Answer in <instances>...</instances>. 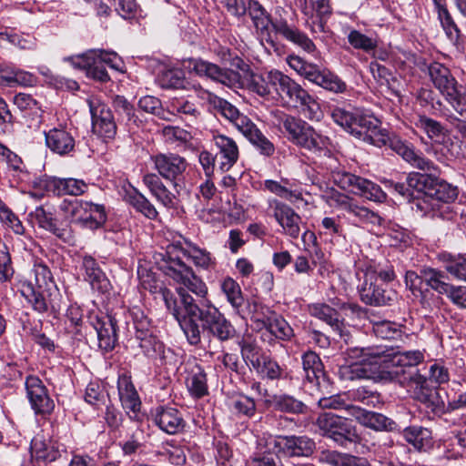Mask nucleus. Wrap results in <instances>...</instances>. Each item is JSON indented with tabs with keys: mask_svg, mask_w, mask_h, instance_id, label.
<instances>
[{
	"mask_svg": "<svg viewBox=\"0 0 466 466\" xmlns=\"http://www.w3.org/2000/svg\"><path fill=\"white\" fill-rule=\"evenodd\" d=\"M331 117L339 126L354 137L376 147L389 145L413 167L427 173L411 172L407 177V183L412 189L421 192L426 198L431 197L437 185L440 169L431 160L417 153L414 148L398 138H390L385 130L380 128V120L372 115L363 113L359 109L347 110L334 107Z\"/></svg>",
	"mask_w": 466,
	"mask_h": 466,
	"instance_id": "nucleus-1",
	"label": "nucleus"
},
{
	"mask_svg": "<svg viewBox=\"0 0 466 466\" xmlns=\"http://www.w3.org/2000/svg\"><path fill=\"white\" fill-rule=\"evenodd\" d=\"M177 292L178 298L167 288L159 289L167 309L178 321L191 345H198L201 341L198 320L201 321L204 332L220 341H227L234 337L235 329L232 324L206 297L195 299L183 288H177Z\"/></svg>",
	"mask_w": 466,
	"mask_h": 466,
	"instance_id": "nucleus-2",
	"label": "nucleus"
},
{
	"mask_svg": "<svg viewBox=\"0 0 466 466\" xmlns=\"http://www.w3.org/2000/svg\"><path fill=\"white\" fill-rule=\"evenodd\" d=\"M353 357H378L379 364H383L389 373L396 376L398 382L412 390L416 400L425 404L432 411L444 407L440 390L429 386V380L420 374L417 366L424 360L420 350L395 351L381 347L371 349H354L350 351Z\"/></svg>",
	"mask_w": 466,
	"mask_h": 466,
	"instance_id": "nucleus-3",
	"label": "nucleus"
},
{
	"mask_svg": "<svg viewBox=\"0 0 466 466\" xmlns=\"http://www.w3.org/2000/svg\"><path fill=\"white\" fill-rule=\"evenodd\" d=\"M179 254L190 259L197 267L208 268L213 263L210 253L185 239L184 242L178 241L167 247V258L164 266L166 275L182 285L180 288L203 299L208 293L206 284L182 261Z\"/></svg>",
	"mask_w": 466,
	"mask_h": 466,
	"instance_id": "nucleus-4",
	"label": "nucleus"
},
{
	"mask_svg": "<svg viewBox=\"0 0 466 466\" xmlns=\"http://www.w3.org/2000/svg\"><path fill=\"white\" fill-rule=\"evenodd\" d=\"M279 124L282 133L293 145L316 155L329 151L330 139L305 120L282 114L279 117Z\"/></svg>",
	"mask_w": 466,
	"mask_h": 466,
	"instance_id": "nucleus-5",
	"label": "nucleus"
},
{
	"mask_svg": "<svg viewBox=\"0 0 466 466\" xmlns=\"http://www.w3.org/2000/svg\"><path fill=\"white\" fill-rule=\"evenodd\" d=\"M274 78L275 95L289 106L299 109L308 119L319 120L322 112L318 101L299 84L279 70Z\"/></svg>",
	"mask_w": 466,
	"mask_h": 466,
	"instance_id": "nucleus-6",
	"label": "nucleus"
},
{
	"mask_svg": "<svg viewBox=\"0 0 466 466\" xmlns=\"http://www.w3.org/2000/svg\"><path fill=\"white\" fill-rule=\"evenodd\" d=\"M54 287L50 269L39 263L34 266L30 277L20 282L19 291L35 311L45 313L50 306L49 297Z\"/></svg>",
	"mask_w": 466,
	"mask_h": 466,
	"instance_id": "nucleus-7",
	"label": "nucleus"
},
{
	"mask_svg": "<svg viewBox=\"0 0 466 466\" xmlns=\"http://www.w3.org/2000/svg\"><path fill=\"white\" fill-rule=\"evenodd\" d=\"M116 58L115 53L93 49L79 56L67 57L66 60L75 68L85 70L88 77L104 83L110 79L105 65L118 69V66L115 63Z\"/></svg>",
	"mask_w": 466,
	"mask_h": 466,
	"instance_id": "nucleus-8",
	"label": "nucleus"
},
{
	"mask_svg": "<svg viewBox=\"0 0 466 466\" xmlns=\"http://www.w3.org/2000/svg\"><path fill=\"white\" fill-rule=\"evenodd\" d=\"M316 424L323 436L332 439L340 446L346 447L348 442H355L358 434L345 418L331 412L319 415Z\"/></svg>",
	"mask_w": 466,
	"mask_h": 466,
	"instance_id": "nucleus-9",
	"label": "nucleus"
},
{
	"mask_svg": "<svg viewBox=\"0 0 466 466\" xmlns=\"http://www.w3.org/2000/svg\"><path fill=\"white\" fill-rule=\"evenodd\" d=\"M334 182L341 188L375 202H382L386 194L377 184L345 170L332 175Z\"/></svg>",
	"mask_w": 466,
	"mask_h": 466,
	"instance_id": "nucleus-10",
	"label": "nucleus"
},
{
	"mask_svg": "<svg viewBox=\"0 0 466 466\" xmlns=\"http://www.w3.org/2000/svg\"><path fill=\"white\" fill-rule=\"evenodd\" d=\"M256 29L261 34H269V29L273 28L277 33L283 35L287 40L300 46L303 50L311 53L315 50L314 43L301 31L289 26L286 22L281 21L273 23L268 15L266 16L257 17V21L253 22Z\"/></svg>",
	"mask_w": 466,
	"mask_h": 466,
	"instance_id": "nucleus-11",
	"label": "nucleus"
},
{
	"mask_svg": "<svg viewBox=\"0 0 466 466\" xmlns=\"http://www.w3.org/2000/svg\"><path fill=\"white\" fill-rule=\"evenodd\" d=\"M87 104L92 116L93 132L106 139H113L117 127L110 108L97 98H89Z\"/></svg>",
	"mask_w": 466,
	"mask_h": 466,
	"instance_id": "nucleus-12",
	"label": "nucleus"
},
{
	"mask_svg": "<svg viewBox=\"0 0 466 466\" xmlns=\"http://www.w3.org/2000/svg\"><path fill=\"white\" fill-rule=\"evenodd\" d=\"M328 203L330 207L348 212L360 223L380 224L381 218L378 214L364 206H360L355 199L341 192L332 191L328 196Z\"/></svg>",
	"mask_w": 466,
	"mask_h": 466,
	"instance_id": "nucleus-13",
	"label": "nucleus"
},
{
	"mask_svg": "<svg viewBox=\"0 0 466 466\" xmlns=\"http://www.w3.org/2000/svg\"><path fill=\"white\" fill-rule=\"evenodd\" d=\"M269 443L274 445L279 453L289 458L309 457L316 448L314 441L307 436L271 435Z\"/></svg>",
	"mask_w": 466,
	"mask_h": 466,
	"instance_id": "nucleus-14",
	"label": "nucleus"
},
{
	"mask_svg": "<svg viewBox=\"0 0 466 466\" xmlns=\"http://www.w3.org/2000/svg\"><path fill=\"white\" fill-rule=\"evenodd\" d=\"M360 299L367 305L374 307L390 306L398 299L397 292L386 284H380L372 278L364 277L359 289Z\"/></svg>",
	"mask_w": 466,
	"mask_h": 466,
	"instance_id": "nucleus-15",
	"label": "nucleus"
},
{
	"mask_svg": "<svg viewBox=\"0 0 466 466\" xmlns=\"http://www.w3.org/2000/svg\"><path fill=\"white\" fill-rule=\"evenodd\" d=\"M372 348H375L372 346ZM354 349H371V347L354 346L347 350L346 355L349 363L341 365L339 369V375L343 380H355L371 378L370 365L379 364L378 357H353L350 351Z\"/></svg>",
	"mask_w": 466,
	"mask_h": 466,
	"instance_id": "nucleus-16",
	"label": "nucleus"
},
{
	"mask_svg": "<svg viewBox=\"0 0 466 466\" xmlns=\"http://www.w3.org/2000/svg\"><path fill=\"white\" fill-rule=\"evenodd\" d=\"M25 389L31 407L35 413L47 414L54 410L55 403L39 378L35 376L27 377Z\"/></svg>",
	"mask_w": 466,
	"mask_h": 466,
	"instance_id": "nucleus-17",
	"label": "nucleus"
},
{
	"mask_svg": "<svg viewBox=\"0 0 466 466\" xmlns=\"http://www.w3.org/2000/svg\"><path fill=\"white\" fill-rule=\"evenodd\" d=\"M90 323L97 333L98 347L104 352L114 350L117 342L116 320L109 315L90 317Z\"/></svg>",
	"mask_w": 466,
	"mask_h": 466,
	"instance_id": "nucleus-18",
	"label": "nucleus"
},
{
	"mask_svg": "<svg viewBox=\"0 0 466 466\" xmlns=\"http://www.w3.org/2000/svg\"><path fill=\"white\" fill-rule=\"evenodd\" d=\"M271 435L263 434L258 437L256 442L255 451L247 458L246 466H283L273 450V444L269 443Z\"/></svg>",
	"mask_w": 466,
	"mask_h": 466,
	"instance_id": "nucleus-19",
	"label": "nucleus"
},
{
	"mask_svg": "<svg viewBox=\"0 0 466 466\" xmlns=\"http://www.w3.org/2000/svg\"><path fill=\"white\" fill-rule=\"evenodd\" d=\"M45 141L50 151L59 156L69 155L76 147L74 136L62 126L46 131Z\"/></svg>",
	"mask_w": 466,
	"mask_h": 466,
	"instance_id": "nucleus-20",
	"label": "nucleus"
},
{
	"mask_svg": "<svg viewBox=\"0 0 466 466\" xmlns=\"http://www.w3.org/2000/svg\"><path fill=\"white\" fill-rule=\"evenodd\" d=\"M155 168L159 175L168 180H176L187 168V162L182 157L167 153L152 157Z\"/></svg>",
	"mask_w": 466,
	"mask_h": 466,
	"instance_id": "nucleus-21",
	"label": "nucleus"
},
{
	"mask_svg": "<svg viewBox=\"0 0 466 466\" xmlns=\"http://www.w3.org/2000/svg\"><path fill=\"white\" fill-rule=\"evenodd\" d=\"M213 141L218 148L217 163L221 171L229 170L238 161L239 151L236 141L225 135H215Z\"/></svg>",
	"mask_w": 466,
	"mask_h": 466,
	"instance_id": "nucleus-22",
	"label": "nucleus"
},
{
	"mask_svg": "<svg viewBox=\"0 0 466 466\" xmlns=\"http://www.w3.org/2000/svg\"><path fill=\"white\" fill-rule=\"evenodd\" d=\"M28 217L33 224L50 231L64 242H70L73 239L71 230L66 228H59L53 214L43 207L35 208L28 214Z\"/></svg>",
	"mask_w": 466,
	"mask_h": 466,
	"instance_id": "nucleus-23",
	"label": "nucleus"
},
{
	"mask_svg": "<svg viewBox=\"0 0 466 466\" xmlns=\"http://www.w3.org/2000/svg\"><path fill=\"white\" fill-rule=\"evenodd\" d=\"M154 421L161 431L167 434H177L184 430L186 425L179 410L171 407L157 408Z\"/></svg>",
	"mask_w": 466,
	"mask_h": 466,
	"instance_id": "nucleus-24",
	"label": "nucleus"
},
{
	"mask_svg": "<svg viewBox=\"0 0 466 466\" xmlns=\"http://www.w3.org/2000/svg\"><path fill=\"white\" fill-rule=\"evenodd\" d=\"M273 216L287 235L292 238H299L301 218L289 206L276 202L273 206Z\"/></svg>",
	"mask_w": 466,
	"mask_h": 466,
	"instance_id": "nucleus-25",
	"label": "nucleus"
},
{
	"mask_svg": "<svg viewBox=\"0 0 466 466\" xmlns=\"http://www.w3.org/2000/svg\"><path fill=\"white\" fill-rule=\"evenodd\" d=\"M81 267L85 270V279L90 283L93 289L100 293L109 291L110 281L92 256L84 255Z\"/></svg>",
	"mask_w": 466,
	"mask_h": 466,
	"instance_id": "nucleus-26",
	"label": "nucleus"
},
{
	"mask_svg": "<svg viewBox=\"0 0 466 466\" xmlns=\"http://www.w3.org/2000/svg\"><path fill=\"white\" fill-rule=\"evenodd\" d=\"M279 70H270L265 74L250 73L247 78V88L249 92L268 99L275 97L274 78H278L276 75Z\"/></svg>",
	"mask_w": 466,
	"mask_h": 466,
	"instance_id": "nucleus-27",
	"label": "nucleus"
},
{
	"mask_svg": "<svg viewBox=\"0 0 466 466\" xmlns=\"http://www.w3.org/2000/svg\"><path fill=\"white\" fill-rule=\"evenodd\" d=\"M143 183L152 196L165 208H176L177 207L178 200L176 195L167 188L157 175L146 174L143 177Z\"/></svg>",
	"mask_w": 466,
	"mask_h": 466,
	"instance_id": "nucleus-28",
	"label": "nucleus"
},
{
	"mask_svg": "<svg viewBox=\"0 0 466 466\" xmlns=\"http://www.w3.org/2000/svg\"><path fill=\"white\" fill-rule=\"evenodd\" d=\"M429 75L434 86L443 96H446L461 86L451 75L450 69L442 64L437 62L431 64Z\"/></svg>",
	"mask_w": 466,
	"mask_h": 466,
	"instance_id": "nucleus-29",
	"label": "nucleus"
},
{
	"mask_svg": "<svg viewBox=\"0 0 466 466\" xmlns=\"http://www.w3.org/2000/svg\"><path fill=\"white\" fill-rule=\"evenodd\" d=\"M355 419L363 426L374 431H393L397 430V423L390 418L378 412L368 411L358 407L355 410Z\"/></svg>",
	"mask_w": 466,
	"mask_h": 466,
	"instance_id": "nucleus-30",
	"label": "nucleus"
},
{
	"mask_svg": "<svg viewBox=\"0 0 466 466\" xmlns=\"http://www.w3.org/2000/svg\"><path fill=\"white\" fill-rule=\"evenodd\" d=\"M46 187L48 191L55 195H72L79 196L83 194L87 185L83 181L76 178H57L52 177L46 181Z\"/></svg>",
	"mask_w": 466,
	"mask_h": 466,
	"instance_id": "nucleus-31",
	"label": "nucleus"
},
{
	"mask_svg": "<svg viewBox=\"0 0 466 466\" xmlns=\"http://www.w3.org/2000/svg\"><path fill=\"white\" fill-rule=\"evenodd\" d=\"M318 461L329 466H370L364 458L331 450L321 451L318 455Z\"/></svg>",
	"mask_w": 466,
	"mask_h": 466,
	"instance_id": "nucleus-32",
	"label": "nucleus"
},
{
	"mask_svg": "<svg viewBox=\"0 0 466 466\" xmlns=\"http://www.w3.org/2000/svg\"><path fill=\"white\" fill-rule=\"evenodd\" d=\"M31 453L37 461L51 462L60 456V451L56 443L46 440L43 435H36L31 441Z\"/></svg>",
	"mask_w": 466,
	"mask_h": 466,
	"instance_id": "nucleus-33",
	"label": "nucleus"
},
{
	"mask_svg": "<svg viewBox=\"0 0 466 466\" xmlns=\"http://www.w3.org/2000/svg\"><path fill=\"white\" fill-rule=\"evenodd\" d=\"M309 314L326 322L340 336H342L343 323L336 309L324 303H316L309 307Z\"/></svg>",
	"mask_w": 466,
	"mask_h": 466,
	"instance_id": "nucleus-34",
	"label": "nucleus"
},
{
	"mask_svg": "<svg viewBox=\"0 0 466 466\" xmlns=\"http://www.w3.org/2000/svg\"><path fill=\"white\" fill-rule=\"evenodd\" d=\"M125 201L130 205L136 211L141 213L149 219H156L158 216L155 206L140 192L133 189L127 192L124 197Z\"/></svg>",
	"mask_w": 466,
	"mask_h": 466,
	"instance_id": "nucleus-35",
	"label": "nucleus"
},
{
	"mask_svg": "<svg viewBox=\"0 0 466 466\" xmlns=\"http://www.w3.org/2000/svg\"><path fill=\"white\" fill-rule=\"evenodd\" d=\"M445 271L455 279L466 281V256L444 253L440 256Z\"/></svg>",
	"mask_w": 466,
	"mask_h": 466,
	"instance_id": "nucleus-36",
	"label": "nucleus"
},
{
	"mask_svg": "<svg viewBox=\"0 0 466 466\" xmlns=\"http://www.w3.org/2000/svg\"><path fill=\"white\" fill-rule=\"evenodd\" d=\"M318 403L321 409L345 410L349 415L353 417L355 415V410H358L359 407L350 401L348 392H343L329 397H323L319 400Z\"/></svg>",
	"mask_w": 466,
	"mask_h": 466,
	"instance_id": "nucleus-37",
	"label": "nucleus"
},
{
	"mask_svg": "<svg viewBox=\"0 0 466 466\" xmlns=\"http://www.w3.org/2000/svg\"><path fill=\"white\" fill-rule=\"evenodd\" d=\"M187 387L195 398L199 399L208 394L207 375L200 366L192 368L187 379Z\"/></svg>",
	"mask_w": 466,
	"mask_h": 466,
	"instance_id": "nucleus-38",
	"label": "nucleus"
},
{
	"mask_svg": "<svg viewBox=\"0 0 466 466\" xmlns=\"http://www.w3.org/2000/svg\"><path fill=\"white\" fill-rule=\"evenodd\" d=\"M305 15L308 16L306 20V25L313 34L314 37H319V35H325L329 33V29L327 27V18L331 14V10L329 9V13L320 14L316 12V9L309 8L308 5L302 8Z\"/></svg>",
	"mask_w": 466,
	"mask_h": 466,
	"instance_id": "nucleus-39",
	"label": "nucleus"
},
{
	"mask_svg": "<svg viewBox=\"0 0 466 466\" xmlns=\"http://www.w3.org/2000/svg\"><path fill=\"white\" fill-rule=\"evenodd\" d=\"M423 281L432 289L440 294H445L450 289V284L446 281L448 277L444 271L431 267H423L420 269Z\"/></svg>",
	"mask_w": 466,
	"mask_h": 466,
	"instance_id": "nucleus-40",
	"label": "nucleus"
},
{
	"mask_svg": "<svg viewBox=\"0 0 466 466\" xmlns=\"http://www.w3.org/2000/svg\"><path fill=\"white\" fill-rule=\"evenodd\" d=\"M208 78L231 88L238 87L240 85V75L238 72L231 69L221 68L213 63L209 68Z\"/></svg>",
	"mask_w": 466,
	"mask_h": 466,
	"instance_id": "nucleus-41",
	"label": "nucleus"
},
{
	"mask_svg": "<svg viewBox=\"0 0 466 466\" xmlns=\"http://www.w3.org/2000/svg\"><path fill=\"white\" fill-rule=\"evenodd\" d=\"M270 405L276 410L289 413H302L305 405L302 401L287 394H279L272 396L269 400Z\"/></svg>",
	"mask_w": 466,
	"mask_h": 466,
	"instance_id": "nucleus-42",
	"label": "nucleus"
},
{
	"mask_svg": "<svg viewBox=\"0 0 466 466\" xmlns=\"http://www.w3.org/2000/svg\"><path fill=\"white\" fill-rule=\"evenodd\" d=\"M238 345L244 361L252 368L258 366L260 360L266 355L251 338H243Z\"/></svg>",
	"mask_w": 466,
	"mask_h": 466,
	"instance_id": "nucleus-43",
	"label": "nucleus"
},
{
	"mask_svg": "<svg viewBox=\"0 0 466 466\" xmlns=\"http://www.w3.org/2000/svg\"><path fill=\"white\" fill-rule=\"evenodd\" d=\"M426 152L430 155H433L440 162L452 160L455 158L457 153L454 143L448 136L441 139V142L432 143L431 146L426 149Z\"/></svg>",
	"mask_w": 466,
	"mask_h": 466,
	"instance_id": "nucleus-44",
	"label": "nucleus"
},
{
	"mask_svg": "<svg viewBox=\"0 0 466 466\" xmlns=\"http://www.w3.org/2000/svg\"><path fill=\"white\" fill-rule=\"evenodd\" d=\"M118 393L124 408L128 409L134 412L139 410L141 402L139 400L137 390L130 381L127 380L119 381Z\"/></svg>",
	"mask_w": 466,
	"mask_h": 466,
	"instance_id": "nucleus-45",
	"label": "nucleus"
},
{
	"mask_svg": "<svg viewBox=\"0 0 466 466\" xmlns=\"http://www.w3.org/2000/svg\"><path fill=\"white\" fill-rule=\"evenodd\" d=\"M302 366L305 377L309 382L319 380L320 376H323L322 362L313 351H308L302 356Z\"/></svg>",
	"mask_w": 466,
	"mask_h": 466,
	"instance_id": "nucleus-46",
	"label": "nucleus"
},
{
	"mask_svg": "<svg viewBox=\"0 0 466 466\" xmlns=\"http://www.w3.org/2000/svg\"><path fill=\"white\" fill-rule=\"evenodd\" d=\"M220 287L223 293L226 295L228 301L233 309L240 314V308L243 305L244 298L238 283L231 278H226L221 282Z\"/></svg>",
	"mask_w": 466,
	"mask_h": 466,
	"instance_id": "nucleus-47",
	"label": "nucleus"
},
{
	"mask_svg": "<svg viewBox=\"0 0 466 466\" xmlns=\"http://www.w3.org/2000/svg\"><path fill=\"white\" fill-rule=\"evenodd\" d=\"M348 395L351 403L360 402L368 407H376L381 403L380 394L365 386L348 391Z\"/></svg>",
	"mask_w": 466,
	"mask_h": 466,
	"instance_id": "nucleus-48",
	"label": "nucleus"
},
{
	"mask_svg": "<svg viewBox=\"0 0 466 466\" xmlns=\"http://www.w3.org/2000/svg\"><path fill=\"white\" fill-rule=\"evenodd\" d=\"M264 328L271 335L275 336L279 339H289L293 336V329L289 324L280 316L275 312L270 318V320L267 322Z\"/></svg>",
	"mask_w": 466,
	"mask_h": 466,
	"instance_id": "nucleus-49",
	"label": "nucleus"
},
{
	"mask_svg": "<svg viewBox=\"0 0 466 466\" xmlns=\"http://www.w3.org/2000/svg\"><path fill=\"white\" fill-rule=\"evenodd\" d=\"M372 331L377 338L382 339H401L403 332L400 326L395 322L382 320L375 322L372 326Z\"/></svg>",
	"mask_w": 466,
	"mask_h": 466,
	"instance_id": "nucleus-50",
	"label": "nucleus"
},
{
	"mask_svg": "<svg viewBox=\"0 0 466 466\" xmlns=\"http://www.w3.org/2000/svg\"><path fill=\"white\" fill-rule=\"evenodd\" d=\"M457 197L458 189L456 187L439 179L429 199L439 205V202L451 203L454 201Z\"/></svg>",
	"mask_w": 466,
	"mask_h": 466,
	"instance_id": "nucleus-51",
	"label": "nucleus"
},
{
	"mask_svg": "<svg viewBox=\"0 0 466 466\" xmlns=\"http://www.w3.org/2000/svg\"><path fill=\"white\" fill-rule=\"evenodd\" d=\"M418 127L427 134L432 143L441 142V139L448 136L447 131L440 122L425 116L419 118Z\"/></svg>",
	"mask_w": 466,
	"mask_h": 466,
	"instance_id": "nucleus-52",
	"label": "nucleus"
},
{
	"mask_svg": "<svg viewBox=\"0 0 466 466\" xmlns=\"http://www.w3.org/2000/svg\"><path fill=\"white\" fill-rule=\"evenodd\" d=\"M366 278H372V280L378 281L380 279L383 282L392 281L396 275L393 267L389 262L372 263L367 267L365 276Z\"/></svg>",
	"mask_w": 466,
	"mask_h": 466,
	"instance_id": "nucleus-53",
	"label": "nucleus"
},
{
	"mask_svg": "<svg viewBox=\"0 0 466 466\" xmlns=\"http://www.w3.org/2000/svg\"><path fill=\"white\" fill-rule=\"evenodd\" d=\"M247 309L251 319L256 322L260 329L264 328L274 313L268 307L256 299L248 301Z\"/></svg>",
	"mask_w": 466,
	"mask_h": 466,
	"instance_id": "nucleus-54",
	"label": "nucleus"
},
{
	"mask_svg": "<svg viewBox=\"0 0 466 466\" xmlns=\"http://www.w3.org/2000/svg\"><path fill=\"white\" fill-rule=\"evenodd\" d=\"M162 88H182L185 86V74L180 69H167L162 71L157 77Z\"/></svg>",
	"mask_w": 466,
	"mask_h": 466,
	"instance_id": "nucleus-55",
	"label": "nucleus"
},
{
	"mask_svg": "<svg viewBox=\"0 0 466 466\" xmlns=\"http://www.w3.org/2000/svg\"><path fill=\"white\" fill-rule=\"evenodd\" d=\"M138 341V347L145 356L150 359L161 357L164 351V345L153 334L136 339Z\"/></svg>",
	"mask_w": 466,
	"mask_h": 466,
	"instance_id": "nucleus-56",
	"label": "nucleus"
},
{
	"mask_svg": "<svg viewBox=\"0 0 466 466\" xmlns=\"http://www.w3.org/2000/svg\"><path fill=\"white\" fill-rule=\"evenodd\" d=\"M403 437L416 450L420 451L430 437V431L420 426H410L403 431Z\"/></svg>",
	"mask_w": 466,
	"mask_h": 466,
	"instance_id": "nucleus-57",
	"label": "nucleus"
},
{
	"mask_svg": "<svg viewBox=\"0 0 466 466\" xmlns=\"http://www.w3.org/2000/svg\"><path fill=\"white\" fill-rule=\"evenodd\" d=\"M349 43L356 49L370 53L378 46L376 38L370 37L358 30H351L348 35Z\"/></svg>",
	"mask_w": 466,
	"mask_h": 466,
	"instance_id": "nucleus-58",
	"label": "nucleus"
},
{
	"mask_svg": "<svg viewBox=\"0 0 466 466\" xmlns=\"http://www.w3.org/2000/svg\"><path fill=\"white\" fill-rule=\"evenodd\" d=\"M85 207L88 208L86 228L94 230L101 228L106 221L105 207L92 202L86 204Z\"/></svg>",
	"mask_w": 466,
	"mask_h": 466,
	"instance_id": "nucleus-59",
	"label": "nucleus"
},
{
	"mask_svg": "<svg viewBox=\"0 0 466 466\" xmlns=\"http://www.w3.org/2000/svg\"><path fill=\"white\" fill-rule=\"evenodd\" d=\"M113 106L116 112L123 117L127 125L137 124V117L135 113V108L125 96H116L113 99Z\"/></svg>",
	"mask_w": 466,
	"mask_h": 466,
	"instance_id": "nucleus-60",
	"label": "nucleus"
},
{
	"mask_svg": "<svg viewBox=\"0 0 466 466\" xmlns=\"http://www.w3.org/2000/svg\"><path fill=\"white\" fill-rule=\"evenodd\" d=\"M444 98L458 116L466 120V91L460 86Z\"/></svg>",
	"mask_w": 466,
	"mask_h": 466,
	"instance_id": "nucleus-61",
	"label": "nucleus"
},
{
	"mask_svg": "<svg viewBox=\"0 0 466 466\" xmlns=\"http://www.w3.org/2000/svg\"><path fill=\"white\" fill-rule=\"evenodd\" d=\"M247 139L265 157H271L275 153L274 144L257 128L253 130Z\"/></svg>",
	"mask_w": 466,
	"mask_h": 466,
	"instance_id": "nucleus-62",
	"label": "nucleus"
},
{
	"mask_svg": "<svg viewBox=\"0 0 466 466\" xmlns=\"http://www.w3.org/2000/svg\"><path fill=\"white\" fill-rule=\"evenodd\" d=\"M208 101L218 112L230 122L238 116L239 111L236 106L211 93H208Z\"/></svg>",
	"mask_w": 466,
	"mask_h": 466,
	"instance_id": "nucleus-63",
	"label": "nucleus"
},
{
	"mask_svg": "<svg viewBox=\"0 0 466 466\" xmlns=\"http://www.w3.org/2000/svg\"><path fill=\"white\" fill-rule=\"evenodd\" d=\"M253 369L259 375L269 380L279 379L282 371L279 365L268 355H265L258 362V366Z\"/></svg>",
	"mask_w": 466,
	"mask_h": 466,
	"instance_id": "nucleus-64",
	"label": "nucleus"
}]
</instances>
